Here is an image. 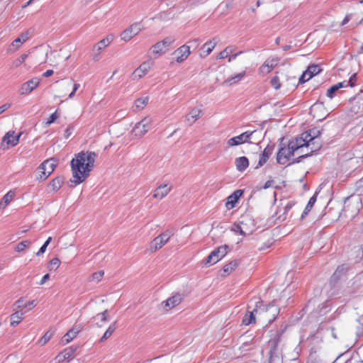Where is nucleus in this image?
Segmentation results:
<instances>
[{"label":"nucleus","instance_id":"f257e3e1","mask_svg":"<svg viewBox=\"0 0 363 363\" xmlns=\"http://www.w3.org/2000/svg\"><path fill=\"white\" fill-rule=\"evenodd\" d=\"M97 155L94 152H79L71 161L74 182H84L94 167Z\"/></svg>","mask_w":363,"mask_h":363},{"label":"nucleus","instance_id":"f03ea898","mask_svg":"<svg viewBox=\"0 0 363 363\" xmlns=\"http://www.w3.org/2000/svg\"><path fill=\"white\" fill-rule=\"evenodd\" d=\"M303 148V145L296 138L290 141L287 147H281L277 155V162L280 164H286L291 157L295 155L299 149Z\"/></svg>","mask_w":363,"mask_h":363},{"label":"nucleus","instance_id":"7ed1b4c3","mask_svg":"<svg viewBox=\"0 0 363 363\" xmlns=\"http://www.w3.org/2000/svg\"><path fill=\"white\" fill-rule=\"evenodd\" d=\"M255 230L254 220L248 215L241 216L238 223H235L231 228L232 231L242 236L251 235Z\"/></svg>","mask_w":363,"mask_h":363},{"label":"nucleus","instance_id":"20e7f679","mask_svg":"<svg viewBox=\"0 0 363 363\" xmlns=\"http://www.w3.org/2000/svg\"><path fill=\"white\" fill-rule=\"evenodd\" d=\"M57 165V160L50 158L45 160L37 169L36 179L45 181L53 172Z\"/></svg>","mask_w":363,"mask_h":363},{"label":"nucleus","instance_id":"39448f33","mask_svg":"<svg viewBox=\"0 0 363 363\" xmlns=\"http://www.w3.org/2000/svg\"><path fill=\"white\" fill-rule=\"evenodd\" d=\"M250 306H247V311L242 318V323L245 325L254 324L256 322V315L259 318V315H263L264 312H267L266 309L263 307V303L261 301L257 302L255 307L250 311Z\"/></svg>","mask_w":363,"mask_h":363},{"label":"nucleus","instance_id":"423d86ee","mask_svg":"<svg viewBox=\"0 0 363 363\" xmlns=\"http://www.w3.org/2000/svg\"><path fill=\"white\" fill-rule=\"evenodd\" d=\"M151 127L152 119L149 117H145L135 125L131 131V135L135 138H140L151 129Z\"/></svg>","mask_w":363,"mask_h":363},{"label":"nucleus","instance_id":"0eeeda50","mask_svg":"<svg viewBox=\"0 0 363 363\" xmlns=\"http://www.w3.org/2000/svg\"><path fill=\"white\" fill-rule=\"evenodd\" d=\"M173 235L174 230H167L156 237L150 244V251L155 252L158 249L162 248Z\"/></svg>","mask_w":363,"mask_h":363},{"label":"nucleus","instance_id":"6e6552de","mask_svg":"<svg viewBox=\"0 0 363 363\" xmlns=\"http://www.w3.org/2000/svg\"><path fill=\"white\" fill-rule=\"evenodd\" d=\"M228 246L223 245L212 251L204 261L205 265H212L221 259L228 252Z\"/></svg>","mask_w":363,"mask_h":363},{"label":"nucleus","instance_id":"1a4fd4ad","mask_svg":"<svg viewBox=\"0 0 363 363\" xmlns=\"http://www.w3.org/2000/svg\"><path fill=\"white\" fill-rule=\"evenodd\" d=\"M174 42V38L172 37H167L162 40L157 42L152 46L151 49L152 53L155 55H162L169 50L170 46Z\"/></svg>","mask_w":363,"mask_h":363},{"label":"nucleus","instance_id":"9d476101","mask_svg":"<svg viewBox=\"0 0 363 363\" xmlns=\"http://www.w3.org/2000/svg\"><path fill=\"white\" fill-rule=\"evenodd\" d=\"M322 133V130L313 128H311L307 131L303 132L299 137L296 138L301 145H306L311 140L320 139V136Z\"/></svg>","mask_w":363,"mask_h":363},{"label":"nucleus","instance_id":"9b49d317","mask_svg":"<svg viewBox=\"0 0 363 363\" xmlns=\"http://www.w3.org/2000/svg\"><path fill=\"white\" fill-rule=\"evenodd\" d=\"M143 28L141 22H136L130 25L124 30L121 34V38L125 42L131 40L134 36L137 35Z\"/></svg>","mask_w":363,"mask_h":363},{"label":"nucleus","instance_id":"f8f14e48","mask_svg":"<svg viewBox=\"0 0 363 363\" xmlns=\"http://www.w3.org/2000/svg\"><path fill=\"white\" fill-rule=\"evenodd\" d=\"M323 146L322 142L320 139L311 140L307 143V144L303 145V148L310 149V152H306L302 155H299L295 160V162H300L302 159L306 158L311 155H312L313 152H317L321 149Z\"/></svg>","mask_w":363,"mask_h":363},{"label":"nucleus","instance_id":"ddd939ff","mask_svg":"<svg viewBox=\"0 0 363 363\" xmlns=\"http://www.w3.org/2000/svg\"><path fill=\"white\" fill-rule=\"evenodd\" d=\"M183 299L184 296L182 294L176 293L166 301H162L160 306L164 311H168L180 304Z\"/></svg>","mask_w":363,"mask_h":363},{"label":"nucleus","instance_id":"4468645a","mask_svg":"<svg viewBox=\"0 0 363 363\" xmlns=\"http://www.w3.org/2000/svg\"><path fill=\"white\" fill-rule=\"evenodd\" d=\"M14 133L15 132L11 130L6 133V135L3 137L1 148L3 150H7L9 149V146L14 147L18 143L19 138L22 133H20L16 136H14Z\"/></svg>","mask_w":363,"mask_h":363},{"label":"nucleus","instance_id":"2eb2a0df","mask_svg":"<svg viewBox=\"0 0 363 363\" xmlns=\"http://www.w3.org/2000/svg\"><path fill=\"white\" fill-rule=\"evenodd\" d=\"M263 307L266 309L267 312H264L263 315H259V318L265 320L269 323L273 322L278 314V308L274 304H269L267 306L263 304Z\"/></svg>","mask_w":363,"mask_h":363},{"label":"nucleus","instance_id":"dca6fc26","mask_svg":"<svg viewBox=\"0 0 363 363\" xmlns=\"http://www.w3.org/2000/svg\"><path fill=\"white\" fill-rule=\"evenodd\" d=\"M254 133L255 131L247 130L238 136L231 138L228 140V145L229 146H236L247 143Z\"/></svg>","mask_w":363,"mask_h":363},{"label":"nucleus","instance_id":"f3484780","mask_svg":"<svg viewBox=\"0 0 363 363\" xmlns=\"http://www.w3.org/2000/svg\"><path fill=\"white\" fill-rule=\"evenodd\" d=\"M40 84V79L35 77L24 82L20 89V95H26L32 92Z\"/></svg>","mask_w":363,"mask_h":363},{"label":"nucleus","instance_id":"a211bd4d","mask_svg":"<svg viewBox=\"0 0 363 363\" xmlns=\"http://www.w3.org/2000/svg\"><path fill=\"white\" fill-rule=\"evenodd\" d=\"M153 62L150 60L143 62L133 73V79H138L145 76L152 68Z\"/></svg>","mask_w":363,"mask_h":363},{"label":"nucleus","instance_id":"6ab92c4d","mask_svg":"<svg viewBox=\"0 0 363 363\" xmlns=\"http://www.w3.org/2000/svg\"><path fill=\"white\" fill-rule=\"evenodd\" d=\"M190 54V45H188L187 44L182 45L174 52V55H176V61L178 63L183 62Z\"/></svg>","mask_w":363,"mask_h":363},{"label":"nucleus","instance_id":"aec40b11","mask_svg":"<svg viewBox=\"0 0 363 363\" xmlns=\"http://www.w3.org/2000/svg\"><path fill=\"white\" fill-rule=\"evenodd\" d=\"M274 145H268L259 155V161L255 168L262 167L273 153Z\"/></svg>","mask_w":363,"mask_h":363},{"label":"nucleus","instance_id":"412c9836","mask_svg":"<svg viewBox=\"0 0 363 363\" xmlns=\"http://www.w3.org/2000/svg\"><path fill=\"white\" fill-rule=\"evenodd\" d=\"M277 65V60L274 59H267L259 68L258 72L262 76H265L270 73Z\"/></svg>","mask_w":363,"mask_h":363},{"label":"nucleus","instance_id":"4be33fe9","mask_svg":"<svg viewBox=\"0 0 363 363\" xmlns=\"http://www.w3.org/2000/svg\"><path fill=\"white\" fill-rule=\"evenodd\" d=\"M203 115V111L201 108L194 107L186 116V121L189 125H193Z\"/></svg>","mask_w":363,"mask_h":363},{"label":"nucleus","instance_id":"5701e85b","mask_svg":"<svg viewBox=\"0 0 363 363\" xmlns=\"http://www.w3.org/2000/svg\"><path fill=\"white\" fill-rule=\"evenodd\" d=\"M242 190L238 189L227 198L225 206L228 209H232L235 207V203L240 197L242 195Z\"/></svg>","mask_w":363,"mask_h":363},{"label":"nucleus","instance_id":"b1692460","mask_svg":"<svg viewBox=\"0 0 363 363\" xmlns=\"http://www.w3.org/2000/svg\"><path fill=\"white\" fill-rule=\"evenodd\" d=\"M217 41L216 38H213L212 40L206 42L201 47V52L200 53V57L204 58L207 57L214 49Z\"/></svg>","mask_w":363,"mask_h":363},{"label":"nucleus","instance_id":"393cba45","mask_svg":"<svg viewBox=\"0 0 363 363\" xmlns=\"http://www.w3.org/2000/svg\"><path fill=\"white\" fill-rule=\"evenodd\" d=\"M171 189L168 183H164L159 186L155 191L154 197L162 199L166 196Z\"/></svg>","mask_w":363,"mask_h":363},{"label":"nucleus","instance_id":"a878e982","mask_svg":"<svg viewBox=\"0 0 363 363\" xmlns=\"http://www.w3.org/2000/svg\"><path fill=\"white\" fill-rule=\"evenodd\" d=\"M113 40V35H108L106 38L102 39L97 43L94 47V50L101 52L105 48H106Z\"/></svg>","mask_w":363,"mask_h":363},{"label":"nucleus","instance_id":"bb28decb","mask_svg":"<svg viewBox=\"0 0 363 363\" xmlns=\"http://www.w3.org/2000/svg\"><path fill=\"white\" fill-rule=\"evenodd\" d=\"M235 164L238 171L243 172L249 166V160L246 157L242 156L236 158Z\"/></svg>","mask_w":363,"mask_h":363},{"label":"nucleus","instance_id":"cd10ccee","mask_svg":"<svg viewBox=\"0 0 363 363\" xmlns=\"http://www.w3.org/2000/svg\"><path fill=\"white\" fill-rule=\"evenodd\" d=\"M29 38V33L28 31L24 32L20 35L19 37L16 38L11 43V46L14 47L15 49H18L21 45L25 43Z\"/></svg>","mask_w":363,"mask_h":363},{"label":"nucleus","instance_id":"c85d7f7f","mask_svg":"<svg viewBox=\"0 0 363 363\" xmlns=\"http://www.w3.org/2000/svg\"><path fill=\"white\" fill-rule=\"evenodd\" d=\"M245 75L246 71L244 70L243 72L238 73L233 77H228L226 80L224 81L223 83L228 85H233L241 81Z\"/></svg>","mask_w":363,"mask_h":363},{"label":"nucleus","instance_id":"c756f323","mask_svg":"<svg viewBox=\"0 0 363 363\" xmlns=\"http://www.w3.org/2000/svg\"><path fill=\"white\" fill-rule=\"evenodd\" d=\"M322 342V337L319 333H317L313 335L311 337V344L313 345L311 350L316 352L317 350L320 347V344Z\"/></svg>","mask_w":363,"mask_h":363},{"label":"nucleus","instance_id":"7c9ffc66","mask_svg":"<svg viewBox=\"0 0 363 363\" xmlns=\"http://www.w3.org/2000/svg\"><path fill=\"white\" fill-rule=\"evenodd\" d=\"M174 14L172 13L170 9L167 11H160L156 18L162 21H167L174 18Z\"/></svg>","mask_w":363,"mask_h":363},{"label":"nucleus","instance_id":"2f4dec72","mask_svg":"<svg viewBox=\"0 0 363 363\" xmlns=\"http://www.w3.org/2000/svg\"><path fill=\"white\" fill-rule=\"evenodd\" d=\"M24 313L21 311H16L11 315V325L15 326L18 325L23 318Z\"/></svg>","mask_w":363,"mask_h":363},{"label":"nucleus","instance_id":"473e14b6","mask_svg":"<svg viewBox=\"0 0 363 363\" xmlns=\"http://www.w3.org/2000/svg\"><path fill=\"white\" fill-rule=\"evenodd\" d=\"M149 101L147 96L142 97L136 99L134 103V106L136 111L142 110L147 106Z\"/></svg>","mask_w":363,"mask_h":363},{"label":"nucleus","instance_id":"72a5a7b5","mask_svg":"<svg viewBox=\"0 0 363 363\" xmlns=\"http://www.w3.org/2000/svg\"><path fill=\"white\" fill-rule=\"evenodd\" d=\"M321 69L319 65H312L308 67L307 69L306 70L308 73V78L307 79H311L313 76L318 74L321 72Z\"/></svg>","mask_w":363,"mask_h":363},{"label":"nucleus","instance_id":"f704fd0d","mask_svg":"<svg viewBox=\"0 0 363 363\" xmlns=\"http://www.w3.org/2000/svg\"><path fill=\"white\" fill-rule=\"evenodd\" d=\"M78 347L77 346H71L67 348H65L62 352L64 353V359H67L68 361L73 359L74 357V353L77 351Z\"/></svg>","mask_w":363,"mask_h":363},{"label":"nucleus","instance_id":"c9c22d12","mask_svg":"<svg viewBox=\"0 0 363 363\" xmlns=\"http://www.w3.org/2000/svg\"><path fill=\"white\" fill-rule=\"evenodd\" d=\"M316 201V196L314 195L309 199L303 213L301 214V218L303 219V218L311 211L313 208L314 203Z\"/></svg>","mask_w":363,"mask_h":363},{"label":"nucleus","instance_id":"e433bc0d","mask_svg":"<svg viewBox=\"0 0 363 363\" xmlns=\"http://www.w3.org/2000/svg\"><path fill=\"white\" fill-rule=\"evenodd\" d=\"M77 335L74 333V332H72L71 330H69L61 339L60 343L62 345H65L70 342L74 337H77Z\"/></svg>","mask_w":363,"mask_h":363},{"label":"nucleus","instance_id":"4c0bfd02","mask_svg":"<svg viewBox=\"0 0 363 363\" xmlns=\"http://www.w3.org/2000/svg\"><path fill=\"white\" fill-rule=\"evenodd\" d=\"M239 263H240L239 261L235 259V260H233V261L229 262L228 264H225L223 267L224 272H225L227 274L231 273L233 271H234L238 267Z\"/></svg>","mask_w":363,"mask_h":363},{"label":"nucleus","instance_id":"58836bf2","mask_svg":"<svg viewBox=\"0 0 363 363\" xmlns=\"http://www.w3.org/2000/svg\"><path fill=\"white\" fill-rule=\"evenodd\" d=\"M54 333L55 331L52 329L48 330L39 340V344L40 345H44L45 344H46L52 338Z\"/></svg>","mask_w":363,"mask_h":363},{"label":"nucleus","instance_id":"ea45409f","mask_svg":"<svg viewBox=\"0 0 363 363\" xmlns=\"http://www.w3.org/2000/svg\"><path fill=\"white\" fill-rule=\"evenodd\" d=\"M116 328V322L111 324L108 328L106 330V331L104 333V335L101 337L100 341L104 342L106 339H108L114 332V330Z\"/></svg>","mask_w":363,"mask_h":363},{"label":"nucleus","instance_id":"a19ab883","mask_svg":"<svg viewBox=\"0 0 363 363\" xmlns=\"http://www.w3.org/2000/svg\"><path fill=\"white\" fill-rule=\"evenodd\" d=\"M27 57V54H22L20 57L12 62L11 68H17L21 66L25 62Z\"/></svg>","mask_w":363,"mask_h":363},{"label":"nucleus","instance_id":"79ce46f5","mask_svg":"<svg viewBox=\"0 0 363 363\" xmlns=\"http://www.w3.org/2000/svg\"><path fill=\"white\" fill-rule=\"evenodd\" d=\"M14 196V191H9L2 199L3 208H4L13 199Z\"/></svg>","mask_w":363,"mask_h":363},{"label":"nucleus","instance_id":"37998d69","mask_svg":"<svg viewBox=\"0 0 363 363\" xmlns=\"http://www.w3.org/2000/svg\"><path fill=\"white\" fill-rule=\"evenodd\" d=\"M31 244V242L29 240H23L18 243V245L16 247V250L17 252H22L23 251L26 247H28Z\"/></svg>","mask_w":363,"mask_h":363},{"label":"nucleus","instance_id":"c03bdc74","mask_svg":"<svg viewBox=\"0 0 363 363\" xmlns=\"http://www.w3.org/2000/svg\"><path fill=\"white\" fill-rule=\"evenodd\" d=\"M233 49L231 47H227L223 50L220 52L217 55V59H224L229 57L230 53H231Z\"/></svg>","mask_w":363,"mask_h":363},{"label":"nucleus","instance_id":"a18cd8bd","mask_svg":"<svg viewBox=\"0 0 363 363\" xmlns=\"http://www.w3.org/2000/svg\"><path fill=\"white\" fill-rule=\"evenodd\" d=\"M357 323L358 325L356 326L357 327L356 334L357 336L359 337L363 335V315L360 316L357 320Z\"/></svg>","mask_w":363,"mask_h":363},{"label":"nucleus","instance_id":"49530a36","mask_svg":"<svg viewBox=\"0 0 363 363\" xmlns=\"http://www.w3.org/2000/svg\"><path fill=\"white\" fill-rule=\"evenodd\" d=\"M61 183H49L47 186L46 191L49 193L54 192L61 188Z\"/></svg>","mask_w":363,"mask_h":363},{"label":"nucleus","instance_id":"de8ad7c7","mask_svg":"<svg viewBox=\"0 0 363 363\" xmlns=\"http://www.w3.org/2000/svg\"><path fill=\"white\" fill-rule=\"evenodd\" d=\"M60 116V113H58V110H56L53 113H52L48 121L45 123V126H50L52 123H54Z\"/></svg>","mask_w":363,"mask_h":363},{"label":"nucleus","instance_id":"09e8293b","mask_svg":"<svg viewBox=\"0 0 363 363\" xmlns=\"http://www.w3.org/2000/svg\"><path fill=\"white\" fill-rule=\"evenodd\" d=\"M206 1V0H184V3L186 4L187 6H196L200 4H203Z\"/></svg>","mask_w":363,"mask_h":363},{"label":"nucleus","instance_id":"8fccbe9b","mask_svg":"<svg viewBox=\"0 0 363 363\" xmlns=\"http://www.w3.org/2000/svg\"><path fill=\"white\" fill-rule=\"evenodd\" d=\"M60 264V260L58 258H53L50 261L48 267L50 270L57 269Z\"/></svg>","mask_w":363,"mask_h":363},{"label":"nucleus","instance_id":"3c124183","mask_svg":"<svg viewBox=\"0 0 363 363\" xmlns=\"http://www.w3.org/2000/svg\"><path fill=\"white\" fill-rule=\"evenodd\" d=\"M270 84L272 87H274L276 90L280 89L281 83L280 79L278 76H274L271 79Z\"/></svg>","mask_w":363,"mask_h":363},{"label":"nucleus","instance_id":"603ef678","mask_svg":"<svg viewBox=\"0 0 363 363\" xmlns=\"http://www.w3.org/2000/svg\"><path fill=\"white\" fill-rule=\"evenodd\" d=\"M104 274V271H99L96 272H94L91 275V281H99L101 279Z\"/></svg>","mask_w":363,"mask_h":363},{"label":"nucleus","instance_id":"864d4df0","mask_svg":"<svg viewBox=\"0 0 363 363\" xmlns=\"http://www.w3.org/2000/svg\"><path fill=\"white\" fill-rule=\"evenodd\" d=\"M337 91L335 85L330 86L326 93V96L330 99L333 98L335 93Z\"/></svg>","mask_w":363,"mask_h":363},{"label":"nucleus","instance_id":"5fc2aeb1","mask_svg":"<svg viewBox=\"0 0 363 363\" xmlns=\"http://www.w3.org/2000/svg\"><path fill=\"white\" fill-rule=\"evenodd\" d=\"M357 82V74H353L349 79L348 81H347V84L348 86L353 87L355 86Z\"/></svg>","mask_w":363,"mask_h":363},{"label":"nucleus","instance_id":"6e6d98bb","mask_svg":"<svg viewBox=\"0 0 363 363\" xmlns=\"http://www.w3.org/2000/svg\"><path fill=\"white\" fill-rule=\"evenodd\" d=\"M26 303L23 302V298H19L17 301L15 303V306L17 308L21 309V311L25 308L27 307V305H25Z\"/></svg>","mask_w":363,"mask_h":363},{"label":"nucleus","instance_id":"4d7b16f0","mask_svg":"<svg viewBox=\"0 0 363 363\" xmlns=\"http://www.w3.org/2000/svg\"><path fill=\"white\" fill-rule=\"evenodd\" d=\"M74 129V126L72 125H69L66 130H65V138H68L72 133V130Z\"/></svg>","mask_w":363,"mask_h":363},{"label":"nucleus","instance_id":"13d9d810","mask_svg":"<svg viewBox=\"0 0 363 363\" xmlns=\"http://www.w3.org/2000/svg\"><path fill=\"white\" fill-rule=\"evenodd\" d=\"M107 310L104 311L102 313L97 314L96 317L100 318L101 321L106 322L107 320Z\"/></svg>","mask_w":363,"mask_h":363},{"label":"nucleus","instance_id":"bf43d9fd","mask_svg":"<svg viewBox=\"0 0 363 363\" xmlns=\"http://www.w3.org/2000/svg\"><path fill=\"white\" fill-rule=\"evenodd\" d=\"M11 106V103H6L0 106V115Z\"/></svg>","mask_w":363,"mask_h":363},{"label":"nucleus","instance_id":"052dcab7","mask_svg":"<svg viewBox=\"0 0 363 363\" xmlns=\"http://www.w3.org/2000/svg\"><path fill=\"white\" fill-rule=\"evenodd\" d=\"M199 43H200L199 39L196 38V39H194L192 40L189 41L187 45H190V48L192 46L196 48L199 45Z\"/></svg>","mask_w":363,"mask_h":363},{"label":"nucleus","instance_id":"680f3d73","mask_svg":"<svg viewBox=\"0 0 363 363\" xmlns=\"http://www.w3.org/2000/svg\"><path fill=\"white\" fill-rule=\"evenodd\" d=\"M79 86H80V84H77V83L74 84V85H73V90H72V91L69 94V98H72V97L74 96V94H75L76 91L78 90V89L79 88Z\"/></svg>","mask_w":363,"mask_h":363},{"label":"nucleus","instance_id":"e2e57ef3","mask_svg":"<svg viewBox=\"0 0 363 363\" xmlns=\"http://www.w3.org/2000/svg\"><path fill=\"white\" fill-rule=\"evenodd\" d=\"M307 78H308V73H307L306 71H305V72H303V73L300 77L299 82L300 83H304V82L308 81L309 79H307Z\"/></svg>","mask_w":363,"mask_h":363},{"label":"nucleus","instance_id":"0e129e2a","mask_svg":"<svg viewBox=\"0 0 363 363\" xmlns=\"http://www.w3.org/2000/svg\"><path fill=\"white\" fill-rule=\"evenodd\" d=\"M351 18H352V15L351 14L346 15L345 17L344 18V19L340 23V25L341 26L346 25L351 20Z\"/></svg>","mask_w":363,"mask_h":363},{"label":"nucleus","instance_id":"69168bd1","mask_svg":"<svg viewBox=\"0 0 363 363\" xmlns=\"http://www.w3.org/2000/svg\"><path fill=\"white\" fill-rule=\"evenodd\" d=\"M82 327L80 325H74L70 330L72 332H74L76 335H77L82 330Z\"/></svg>","mask_w":363,"mask_h":363},{"label":"nucleus","instance_id":"338daca9","mask_svg":"<svg viewBox=\"0 0 363 363\" xmlns=\"http://www.w3.org/2000/svg\"><path fill=\"white\" fill-rule=\"evenodd\" d=\"M47 247L48 246L46 245L43 244L40 248V250L36 252V255L40 256L41 255H43L45 252Z\"/></svg>","mask_w":363,"mask_h":363},{"label":"nucleus","instance_id":"774afa93","mask_svg":"<svg viewBox=\"0 0 363 363\" xmlns=\"http://www.w3.org/2000/svg\"><path fill=\"white\" fill-rule=\"evenodd\" d=\"M294 203L289 202L284 208V213H287L292 208Z\"/></svg>","mask_w":363,"mask_h":363}]
</instances>
